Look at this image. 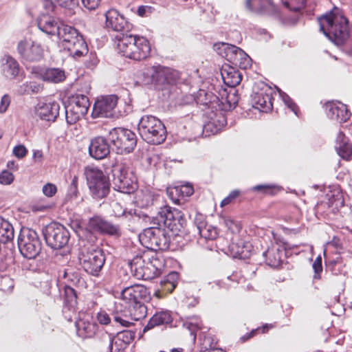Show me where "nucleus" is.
Here are the masks:
<instances>
[{"instance_id":"nucleus-34","label":"nucleus","mask_w":352,"mask_h":352,"mask_svg":"<svg viewBox=\"0 0 352 352\" xmlns=\"http://www.w3.org/2000/svg\"><path fill=\"white\" fill-rule=\"evenodd\" d=\"M221 74L224 83L230 87L239 85L242 79L241 73L233 67H223Z\"/></svg>"},{"instance_id":"nucleus-32","label":"nucleus","mask_w":352,"mask_h":352,"mask_svg":"<svg viewBox=\"0 0 352 352\" xmlns=\"http://www.w3.org/2000/svg\"><path fill=\"white\" fill-rule=\"evenodd\" d=\"M64 309L63 314L65 317L72 321V316L67 315V311L74 313L77 307V295L75 290L69 287L65 286L64 288Z\"/></svg>"},{"instance_id":"nucleus-59","label":"nucleus","mask_w":352,"mask_h":352,"mask_svg":"<svg viewBox=\"0 0 352 352\" xmlns=\"http://www.w3.org/2000/svg\"><path fill=\"white\" fill-rule=\"evenodd\" d=\"M28 153V150L25 147V146L20 144L17 145L13 148V154L17 157V158H23Z\"/></svg>"},{"instance_id":"nucleus-10","label":"nucleus","mask_w":352,"mask_h":352,"mask_svg":"<svg viewBox=\"0 0 352 352\" xmlns=\"http://www.w3.org/2000/svg\"><path fill=\"white\" fill-rule=\"evenodd\" d=\"M113 173V184L115 190L122 193L130 194L138 188L135 176L126 166H117Z\"/></svg>"},{"instance_id":"nucleus-61","label":"nucleus","mask_w":352,"mask_h":352,"mask_svg":"<svg viewBox=\"0 0 352 352\" xmlns=\"http://www.w3.org/2000/svg\"><path fill=\"white\" fill-rule=\"evenodd\" d=\"M10 97L7 95V94H5L2 98H1V102H0V113H5L10 104Z\"/></svg>"},{"instance_id":"nucleus-56","label":"nucleus","mask_w":352,"mask_h":352,"mask_svg":"<svg viewBox=\"0 0 352 352\" xmlns=\"http://www.w3.org/2000/svg\"><path fill=\"white\" fill-rule=\"evenodd\" d=\"M177 188L182 197H189L192 195L194 192L192 186L190 184L182 185L180 186H177Z\"/></svg>"},{"instance_id":"nucleus-7","label":"nucleus","mask_w":352,"mask_h":352,"mask_svg":"<svg viewBox=\"0 0 352 352\" xmlns=\"http://www.w3.org/2000/svg\"><path fill=\"white\" fill-rule=\"evenodd\" d=\"M139 240L143 246L155 251L165 250L169 247V236L160 226L144 229L143 232L140 234Z\"/></svg>"},{"instance_id":"nucleus-5","label":"nucleus","mask_w":352,"mask_h":352,"mask_svg":"<svg viewBox=\"0 0 352 352\" xmlns=\"http://www.w3.org/2000/svg\"><path fill=\"white\" fill-rule=\"evenodd\" d=\"M159 261L151 258L149 254L144 252L141 255L135 256L129 263L131 271L138 279H153L161 273L160 267L157 266Z\"/></svg>"},{"instance_id":"nucleus-18","label":"nucleus","mask_w":352,"mask_h":352,"mask_svg":"<svg viewBox=\"0 0 352 352\" xmlns=\"http://www.w3.org/2000/svg\"><path fill=\"white\" fill-rule=\"evenodd\" d=\"M106 26L121 34H129L131 25L116 10L111 9L106 12Z\"/></svg>"},{"instance_id":"nucleus-30","label":"nucleus","mask_w":352,"mask_h":352,"mask_svg":"<svg viewBox=\"0 0 352 352\" xmlns=\"http://www.w3.org/2000/svg\"><path fill=\"white\" fill-rule=\"evenodd\" d=\"M246 10L252 13L263 14L274 10L273 0H245Z\"/></svg>"},{"instance_id":"nucleus-21","label":"nucleus","mask_w":352,"mask_h":352,"mask_svg":"<svg viewBox=\"0 0 352 352\" xmlns=\"http://www.w3.org/2000/svg\"><path fill=\"white\" fill-rule=\"evenodd\" d=\"M207 116L208 120L204 126V130L206 133L216 134L227 124L225 113L221 110L211 111L207 113Z\"/></svg>"},{"instance_id":"nucleus-35","label":"nucleus","mask_w":352,"mask_h":352,"mask_svg":"<svg viewBox=\"0 0 352 352\" xmlns=\"http://www.w3.org/2000/svg\"><path fill=\"white\" fill-rule=\"evenodd\" d=\"M214 49L220 56L231 63L234 60L236 52L240 48L229 43H219L214 45Z\"/></svg>"},{"instance_id":"nucleus-1","label":"nucleus","mask_w":352,"mask_h":352,"mask_svg":"<svg viewBox=\"0 0 352 352\" xmlns=\"http://www.w3.org/2000/svg\"><path fill=\"white\" fill-rule=\"evenodd\" d=\"M122 300L125 303L122 310L116 305L112 314L114 321L123 327H129L133 321H138L146 317L147 308L142 302L148 298V292L144 286L134 285L124 289L121 294Z\"/></svg>"},{"instance_id":"nucleus-63","label":"nucleus","mask_w":352,"mask_h":352,"mask_svg":"<svg viewBox=\"0 0 352 352\" xmlns=\"http://www.w3.org/2000/svg\"><path fill=\"white\" fill-rule=\"evenodd\" d=\"M98 322L102 324H107L110 322L111 319L109 315L104 312H100L97 315Z\"/></svg>"},{"instance_id":"nucleus-33","label":"nucleus","mask_w":352,"mask_h":352,"mask_svg":"<svg viewBox=\"0 0 352 352\" xmlns=\"http://www.w3.org/2000/svg\"><path fill=\"white\" fill-rule=\"evenodd\" d=\"M338 154L344 160H349L352 156V144L348 142L347 138L342 132H339L336 138Z\"/></svg>"},{"instance_id":"nucleus-9","label":"nucleus","mask_w":352,"mask_h":352,"mask_svg":"<svg viewBox=\"0 0 352 352\" xmlns=\"http://www.w3.org/2000/svg\"><path fill=\"white\" fill-rule=\"evenodd\" d=\"M109 139L116 146L117 153L121 155L133 151L137 144L135 134L124 128H114L110 131Z\"/></svg>"},{"instance_id":"nucleus-46","label":"nucleus","mask_w":352,"mask_h":352,"mask_svg":"<svg viewBox=\"0 0 352 352\" xmlns=\"http://www.w3.org/2000/svg\"><path fill=\"white\" fill-rule=\"evenodd\" d=\"M113 212L116 217H122L124 216L127 217L128 216H131L133 219L137 217V215L134 212V215L133 214L131 211H126L124 209L122 206L119 203H114L112 205Z\"/></svg>"},{"instance_id":"nucleus-4","label":"nucleus","mask_w":352,"mask_h":352,"mask_svg":"<svg viewBox=\"0 0 352 352\" xmlns=\"http://www.w3.org/2000/svg\"><path fill=\"white\" fill-rule=\"evenodd\" d=\"M138 129L142 138L151 144H160L166 138L165 126L160 119L151 115L140 118Z\"/></svg>"},{"instance_id":"nucleus-64","label":"nucleus","mask_w":352,"mask_h":352,"mask_svg":"<svg viewBox=\"0 0 352 352\" xmlns=\"http://www.w3.org/2000/svg\"><path fill=\"white\" fill-rule=\"evenodd\" d=\"M41 3L47 13L54 10V4L52 0H41Z\"/></svg>"},{"instance_id":"nucleus-12","label":"nucleus","mask_w":352,"mask_h":352,"mask_svg":"<svg viewBox=\"0 0 352 352\" xmlns=\"http://www.w3.org/2000/svg\"><path fill=\"white\" fill-rule=\"evenodd\" d=\"M90 103L87 96L76 94L72 96L65 106L66 121L69 124H75L84 117L89 109Z\"/></svg>"},{"instance_id":"nucleus-57","label":"nucleus","mask_w":352,"mask_h":352,"mask_svg":"<svg viewBox=\"0 0 352 352\" xmlns=\"http://www.w3.org/2000/svg\"><path fill=\"white\" fill-rule=\"evenodd\" d=\"M56 192H57V188L53 184L48 183V184H45V186H43V194L48 197H51L54 196Z\"/></svg>"},{"instance_id":"nucleus-50","label":"nucleus","mask_w":352,"mask_h":352,"mask_svg":"<svg viewBox=\"0 0 352 352\" xmlns=\"http://www.w3.org/2000/svg\"><path fill=\"white\" fill-rule=\"evenodd\" d=\"M166 84H173L179 78V73L169 67H166Z\"/></svg>"},{"instance_id":"nucleus-54","label":"nucleus","mask_w":352,"mask_h":352,"mask_svg":"<svg viewBox=\"0 0 352 352\" xmlns=\"http://www.w3.org/2000/svg\"><path fill=\"white\" fill-rule=\"evenodd\" d=\"M14 180V175L8 170H3L0 173V184L3 185L10 184Z\"/></svg>"},{"instance_id":"nucleus-43","label":"nucleus","mask_w":352,"mask_h":352,"mask_svg":"<svg viewBox=\"0 0 352 352\" xmlns=\"http://www.w3.org/2000/svg\"><path fill=\"white\" fill-rule=\"evenodd\" d=\"M198 232L202 238L206 240H214L219 234L217 228L209 224L203 227Z\"/></svg>"},{"instance_id":"nucleus-20","label":"nucleus","mask_w":352,"mask_h":352,"mask_svg":"<svg viewBox=\"0 0 352 352\" xmlns=\"http://www.w3.org/2000/svg\"><path fill=\"white\" fill-rule=\"evenodd\" d=\"M32 74L37 78L51 83H59L65 80L66 76L63 69L56 67L41 68L34 67Z\"/></svg>"},{"instance_id":"nucleus-44","label":"nucleus","mask_w":352,"mask_h":352,"mask_svg":"<svg viewBox=\"0 0 352 352\" xmlns=\"http://www.w3.org/2000/svg\"><path fill=\"white\" fill-rule=\"evenodd\" d=\"M201 320L197 316L190 317L184 322V327L188 329L192 335H194V338L196 337L195 332L201 329Z\"/></svg>"},{"instance_id":"nucleus-29","label":"nucleus","mask_w":352,"mask_h":352,"mask_svg":"<svg viewBox=\"0 0 352 352\" xmlns=\"http://www.w3.org/2000/svg\"><path fill=\"white\" fill-rule=\"evenodd\" d=\"M56 36L64 49H66L70 44L81 36L74 28L64 24L61 25V28Z\"/></svg>"},{"instance_id":"nucleus-52","label":"nucleus","mask_w":352,"mask_h":352,"mask_svg":"<svg viewBox=\"0 0 352 352\" xmlns=\"http://www.w3.org/2000/svg\"><path fill=\"white\" fill-rule=\"evenodd\" d=\"M223 223L228 228V229L230 230L232 233L239 232L241 229L239 223L234 221L230 217L224 218Z\"/></svg>"},{"instance_id":"nucleus-25","label":"nucleus","mask_w":352,"mask_h":352,"mask_svg":"<svg viewBox=\"0 0 352 352\" xmlns=\"http://www.w3.org/2000/svg\"><path fill=\"white\" fill-rule=\"evenodd\" d=\"M327 116L340 123L346 122L351 116V113L346 106L340 102H329L326 104Z\"/></svg>"},{"instance_id":"nucleus-37","label":"nucleus","mask_w":352,"mask_h":352,"mask_svg":"<svg viewBox=\"0 0 352 352\" xmlns=\"http://www.w3.org/2000/svg\"><path fill=\"white\" fill-rule=\"evenodd\" d=\"M14 228L7 220L0 217V243H6L14 238Z\"/></svg>"},{"instance_id":"nucleus-31","label":"nucleus","mask_w":352,"mask_h":352,"mask_svg":"<svg viewBox=\"0 0 352 352\" xmlns=\"http://www.w3.org/2000/svg\"><path fill=\"white\" fill-rule=\"evenodd\" d=\"M250 245L242 239L236 237L232 239V243L228 245V252L234 258L245 259L250 255Z\"/></svg>"},{"instance_id":"nucleus-6","label":"nucleus","mask_w":352,"mask_h":352,"mask_svg":"<svg viewBox=\"0 0 352 352\" xmlns=\"http://www.w3.org/2000/svg\"><path fill=\"white\" fill-rule=\"evenodd\" d=\"M84 174L89 188L96 198L106 197L109 191V182L104 173L97 167L87 166Z\"/></svg>"},{"instance_id":"nucleus-48","label":"nucleus","mask_w":352,"mask_h":352,"mask_svg":"<svg viewBox=\"0 0 352 352\" xmlns=\"http://www.w3.org/2000/svg\"><path fill=\"white\" fill-rule=\"evenodd\" d=\"M62 8L68 10L70 13L78 6V0H55Z\"/></svg>"},{"instance_id":"nucleus-3","label":"nucleus","mask_w":352,"mask_h":352,"mask_svg":"<svg viewBox=\"0 0 352 352\" xmlns=\"http://www.w3.org/2000/svg\"><path fill=\"white\" fill-rule=\"evenodd\" d=\"M320 29L332 41L343 42L349 36L347 19L338 12H331L318 19Z\"/></svg>"},{"instance_id":"nucleus-55","label":"nucleus","mask_w":352,"mask_h":352,"mask_svg":"<svg viewBox=\"0 0 352 352\" xmlns=\"http://www.w3.org/2000/svg\"><path fill=\"white\" fill-rule=\"evenodd\" d=\"M313 269L314 270L315 274L314 276V278L315 279H318L320 278V273L322 270V258L320 256H318L316 260L314 261L313 265H312Z\"/></svg>"},{"instance_id":"nucleus-11","label":"nucleus","mask_w":352,"mask_h":352,"mask_svg":"<svg viewBox=\"0 0 352 352\" xmlns=\"http://www.w3.org/2000/svg\"><path fill=\"white\" fill-rule=\"evenodd\" d=\"M80 263L84 270L94 276H97L102 270L105 258L100 249L82 250L78 256Z\"/></svg>"},{"instance_id":"nucleus-19","label":"nucleus","mask_w":352,"mask_h":352,"mask_svg":"<svg viewBox=\"0 0 352 352\" xmlns=\"http://www.w3.org/2000/svg\"><path fill=\"white\" fill-rule=\"evenodd\" d=\"M75 325L78 336L82 338L92 337L98 329L92 316L87 313H79Z\"/></svg>"},{"instance_id":"nucleus-45","label":"nucleus","mask_w":352,"mask_h":352,"mask_svg":"<svg viewBox=\"0 0 352 352\" xmlns=\"http://www.w3.org/2000/svg\"><path fill=\"white\" fill-rule=\"evenodd\" d=\"M284 6L293 11H298L305 5V0H281Z\"/></svg>"},{"instance_id":"nucleus-42","label":"nucleus","mask_w":352,"mask_h":352,"mask_svg":"<svg viewBox=\"0 0 352 352\" xmlns=\"http://www.w3.org/2000/svg\"><path fill=\"white\" fill-rule=\"evenodd\" d=\"M43 90V85L36 82H26L20 85L18 93L21 95L38 94Z\"/></svg>"},{"instance_id":"nucleus-15","label":"nucleus","mask_w":352,"mask_h":352,"mask_svg":"<svg viewBox=\"0 0 352 352\" xmlns=\"http://www.w3.org/2000/svg\"><path fill=\"white\" fill-rule=\"evenodd\" d=\"M16 50L21 58L28 62H38L44 56L43 47L36 41L24 38L19 41Z\"/></svg>"},{"instance_id":"nucleus-23","label":"nucleus","mask_w":352,"mask_h":352,"mask_svg":"<svg viewBox=\"0 0 352 352\" xmlns=\"http://www.w3.org/2000/svg\"><path fill=\"white\" fill-rule=\"evenodd\" d=\"M110 153V146L107 140L102 136L95 137L90 140L89 155L96 160H102Z\"/></svg>"},{"instance_id":"nucleus-14","label":"nucleus","mask_w":352,"mask_h":352,"mask_svg":"<svg viewBox=\"0 0 352 352\" xmlns=\"http://www.w3.org/2000/svg\"><path fill=\"white\" fill-rule=\"evenodd\" d=\"M154 220L157 221L158 226H164L171 230L179 229L178 226L182 228L185 223L182 212L168 206L160 208L157 216L154 217Z\"/></svg>"},{"instance_id":"nucleus-53","label":"nucleus","mask_w":352,"mask_h":352,"mask_svg":"<svg viewBox=\"0 0 352 352\" xmlns=\"http://www.w3.org/2000/svg\"><path fill=\"white\" fill-rule=\"evenodd\" d=\"M241 194L240 190H234L230 192V193L224 198L221 202V207H224L234 201L235 199H236Z\"/></svg>"},{"instance_id":"nucleus-28","label":"nucleus","mask_w":352,"mask_h":352,"mask_svg":"<svg viewBox=\"0 0 352 352\" xmlns=\"http://www.w3.org/2000/svg\"><path fill=\"white\" fill-rule=\"evenodd\" d=\"M287 243H283L282 247L272 246L263 252L267 263L273 267L280 266L283 261L284 250L288 248Z\"/></svg>"},{"instance_id":"nucleus-39","label":"nucleus","mask_w":352,"mask_h":352,"mask_svg":"<svg viewBox=\"0 0 352 352\" xmlns=\"http://www.w3.org/2000/svg\"><path fill=\"white\" fill-rule=\"evenodd\" d=\"M171 321L170 315L164 311L157 313L150 319L148 324L144 327V331H148L155 326L167 324Z\"/></svg>"},{"instance_id":"nucleus-8","label":"nucleus","mask_w":352,"mask_h":352,"mask_svg":"<svg viewBox=\"0 0 352 352\" xmlns=\"http://www.w3.org/2000/svg\"><path fill=\"white\" fill-rule=\"evenodd\" d=\"M21 254L28 259H34L41 251L42 244L37 233L32 229L22 230L18 240Z\"/></svg>"},{"instance_id":"nucleus-16","label":"nucleus","mask_w":352,"mask_h":352,"mask_svg":"<svg viewBox=\"0 0 352 352\" xmlns=\"http://www.w3.org/2000/svg\"><path fill=\"white\" fill-rule=\"evenodd\" d=\"M118 98L116 95L105 96L98 98L93 107L92 118L113 117L118 104Z\"/></svg>"},{"instance_id":"nucleus-27","label":"nucleus","mask_w":352,"mask_h":352,"mask_svg":"<svg viewBox=\"0 0 352 352\" xmlns=\"http://www.w3.org/2000/svg\"><path fill=\"white\" fill-rule=\"evenodd\" d=\"M89 225L94 230L102 233L110 235L120 234V228L118 226L113 225L99 216L91 218L89 221Z\"/></svg>"},{"instance_id":"nucleus-26","label":"nucleus","mask_w":352,"mask_h":352,"mask_svg":"<svg viewBox=\"0 0 352 352\" xmlns=\"http://www.w3.org/2000/svg\"><path fill=\"white\" fill-rule=\"evenodd\" d=\"M38 28L48 35H57L62 23L48 14H42L37 21Z\"/></svg>"},{"instance_id":"nucleus-22","label":"nucleus","mask_w":352,"mask_h":352,"mask_svg":"<svg viewBox=\"0 0 352 352\" xmlns=\"http://www.w3.org/2000/svg\"><path fill=\"white\" fill-rule=\"evenodd\" d=\"M1 68L3 76L10 80H22L24 74L17 60L13 57L6 55L1 60Z\"/></svg>"},{"instance_id":"nucleus-36","label":"nucleus","mask_w":352,"mask_h":352,"mask_svg":"<svg viewBox=\"0 0 352 352\" xmlns=\"http://www.w3.org/2000/svg\"><path fill=\"white\" fill-rule=\"evenodd\" d=\"M65 50L74 58H80L86 55L88 52L87 45L82 36L70 44Z\"/></svg>"},{"instance_id":"nucleus-40","label":"nucleus","mask_w":352,"mask_h":352,"mask_svg":"<svg viewBox=\"0 0 352 352\" xmlns=\"http://www.w3.org/2000/svg\"><path fill=\"white\" fill-rule=\"evenodd\" d=\"M178 278V273L173 272L168 274L162 280H161L162 290L167 293H171L177 285Z\"/></svg>"},{"instance_id":"nucleus-58","label":"nucleus","mask_w":352,"mask_h":352,"mask_svg":"<svg viewBox=\"0 0 352 352\" xmlns=\"http://www.w3.org/2000/svg\"><path fill=\"white\" fill-rule=\"evenodd\" d=\"M329 206H335L334 209L338 210L340 207H342L344 204V200L342 198V195L340 194H338L336 197H333V199H329Z\"/></svg>"},{"instance_id":"nucleus-38","label":"nucleus","mask_w":352,"mask_h":352,"mask_svg":"<svg viewBox=\"0 0 352 352\" xmlns=\"http://www.w3.org/2000/svg\"><path fill=\"white\" fill-rule=\"evenodd\" d=\"M166 67L155 66L148 69L147 74L151 76V82L155 85H166Z\"/></svg>"},{"instance_id":"nucleus-13","label":"nucleus","mask_w":352,"mask_h":352,"mask_svg":"<svg viewBox=\"0 0 352 352\" xmlns=\"http://www.w3.org/2000/svg\"><path fill=\"white\" fill-rule=\"evenodd\" d=\"M46 243L53 249H60L66 245L70 235L69 231L63 225L53 222L47 226L43 230Z\"/></svg>"},{"instance_id":"nucleus-60","label":"nucleus","mask_w":352,"mask_h":352,"mask_svg":"<svg viewBox=\"0 0 352 352\" xmlns=\"http://www.w3.org/2000/svg\"><path fill=\"white\" fill-rule=\"evenodd\" d=\"M194 223L196 226L197 231H199L203 227L208 224L205 221L204 216L199 213L195 215Z\"/></svg>"},{"instance_id":"nucleus-62","label":"nucleus","mask_w":352,"mask_h":352,"mask_svg":"<svg viewBox=\"0 0 352 352\" xmlns=\"http://www.w3.org/2000/svg\"><path fill=\"white\" fill-rule=\"evenodd\" d=\"M82 2L85 8L93 10L98 7L100 0H82Z\"/></svg>"},{"instance_id":"nucleus-17","label":"nucleus","mask_w":352,"mask_h":352,"mask_svg":"<svg viewBox=\"0 0 352 352\" xmlns=\"http://www.w3.org/2000/svg\"><path fill=\"white\" fill-rule=\"evenodd\" d=\"M272 89L267 85H262L259 91L252 95V107L263 112H267L272 109Z\"/></svg>"},{"instance_id":"nucleus-2","label":"nucleus","mask_w":352,"mask_h":352,"mask_svg":"<svg viewBox=\"0 0 352 352\" xmlns=\"http://www.w3.org/2000/svg\"><path fill=\"white\" fill-rule=\"evenodd\" d=\"M117 48L122 56L141 60L146 58L150 54L151 47L148 40L131 34H121L116 36Z\"/></svg>"},{"instance_id":"nucleus-49","label":"nucleus","mask_w":352,"mask_h":352,"mask_svg":"<svg viewBox=\"0 0 352 352\" xmlns=\"http://www.w3.org/2000/svg\"><path fill=\"white\" fill-rule=\"evenodd\" d=\"M167 195L173 203L179 204L180 197H182L177 186L168 188Z\"/></svg>"},{"instance_id":"nucleus-47","label":"nucleus","mask_w":352,"mask_h":352,"mask_svg":"<svg viewBox=\"0 0 352 352\" xmlns=\"http://www.w3.org/2000/svg\"><path fill=\"white\" fill-rule=\"evenodd\" d=\"M280 187L276 185H257L252 188V190L254 191L262 190L265 193L273 195L275 192L280 190Z\"/></svg>"},{"instance_id":"nucleus-24","label":"nucleus","mask_w":352,"mask_h":352,"mask_svg":"<svg viewBox=\"0 0 352 352\" xmlns=\"http://www.w3.org/2000/svg\"><path fill=\"white\" fill-rule=\"evenodd\" d=\"M60 105L56 102H38L34 108L36 116L43 120L54 122L59 114Z\"/></svg>"},{"instance_id":"nucleus-41","label":"nucleus","mask_w":352,"mask_h":352,"mask_svg":"<svg viewBox=\"0 0 352 352\" xmlns=\"http://www.w3.org/2000/svg\"><path fill=\"white\" fill-rule=\"evenodd\" d=\"M231 63L236 67L245 69L251 65V58L240 48L236 52L234 60H232Z\"/></svg>"},{"instance_id":"nucleus-51","label":"nucleus","mask_w":352,"mask_h":352,"mask_svg":"<svg viewBox=\"0 0 352 352\" xmlns=\"http://www.w3.org/2000/svg\"><path fill=\"white\" fill-rule=\"evenodd\" d=\"M279 94L280 97L282 98L283 102L291 110L297 115L298 113V107L293 102L292 100L289 98L288 95H287L285 93L279 90Z\"/></svg>"}]
</instances>
